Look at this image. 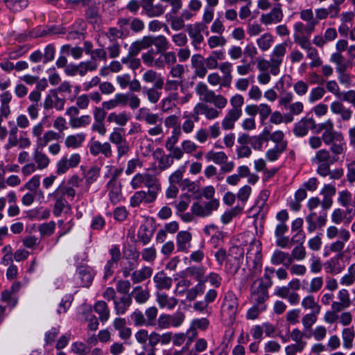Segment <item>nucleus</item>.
Masks as SVG:
<instances>
[{
  "mask_svg": "<svg viewBox=\"0 0 355 355\" xmlns=\"http://www.w3.org/2000/svg\"><path fill=\"white\" fill-rule=\"evenodd\" d=\"M230 103L231 108L227 111L221 122L222 128L225 130L234 129L235 123L242 116L244 98L242 95L236 94L231 97Z\"/></svg>",
  "mask_w": 355,
  "mask_h": 355,
  "instance_id": "1",
  "label": "nucleus"
},
{
  "mask_svg": "<svg viewBox=\"0 0 355 355\" xmlns=\"http://www.w3.org/2000/svg\"><path fill=\"white\" fill-rule=\"evenodd\" d=\"M140 117L144 120L146 125H153L155 127H150L147 132L149 136L153 137H164V127L162 125V118L158 114L153 113L148 111H144V109H140Z\"/></svg>",
  "mask_w": 355,
  "mask_h": 355,
  "instance_id": "2",
  "label": "nucleus"
},
{
  "mask_svg": "<svg viewBox=\"0 0 355 355\" xmlns=\"http://www.w3.org/2000/svg\"><path fill=\"white\" fill-rule=\"evenodd\" d=\"M132 189H137L144 185L148 189H156L161 190V184L155 175L147 172L138 173L134 175L130 181Z\"/></svg>",
  "mask_w": 355,
  "mask_h": 355,
  "instance_id": "3",
  "label": "nucleus"
},
{
  "mask_svg": "<svg viewBox=\"0 0 355 355\" xmlns=\"http://www.w3.org/2000/svg\"><path fill=\"white\" fill-rule=\"evenodd\" d=\"M248 262L253 263L254 272H260L262 266L261 244L259 241L254 239L251 243L246 255Z\"/></svg>",
  "mask_w": 355,
  "mask_h": 355,
  "instance_id": "4",
  "label": "nucleus"
},
{
  "mask_svg": "<svg viewBox=\"0 0 355 355\" xmlns=\"http://www.w3.org/2000/svg\"><path fill=\"white\" fill-rule=\"evenodd\" d=\"M237 307L238 301L236 295L232 291H228L225 295L223 304V316L227 317L229 321L232 322L235 318Z\"/></svg>",
  "mask_w": 355,
  "mask_h": 355,
  "instance_id": "5",
  "label": "nucleus"
},
{
  "mask_svg": "<svg viewBox=\"0 0 355 355\" xmlns=\"http://www.w3.org/2000/svg\"><path fill=\"white\" fill-rule=\"evenodd\" d=\"M81 157L78 153H73L62 157L56 163L55 173L58 175L66 173L70 168L77 167L80 163Z\"/></svg>",
  "mask_w": 355,
  "mask_h": 355,
  "instance_id": "6",
  "label": "nucleus"
},
{
  "mask_svg": "<svg viewBox=\"0 0 355 355\" xmlns=\"http://www.w3.org/2000/svg\"><path fill=\"white\" fill-rule=\"evenodd\" d=\"M161 190H156V189H148L147 191H137L130 198V205L133 207H136L139 206L141 203H152L156 200L157 194Z\"/></svg>",
  "mask_w": 355,
  "mask_h": 355,
  "instance_id": "7",
  "label": "nucleus"
},
{
  "mask_svg": "<svg viewBox=\"0 0 355 355\" xmlns=\"http://www.w3.org/2000/svg\"><path fill=\"white\" fill-rule=\"evenodd\" d=\"M305 221L307 223V230L309 232L312 233L318 229L324 227L327 221V214L326 211H310L306 216Z\"/></svg>",
  "mask_w": 355,
  "mask_h": 355,
  "instance_id": "8",
  "label": "nucleus"
},
{
  "mask_svg": "<svg viewBox=\"0 0 355 355\" xmlns=\"http://www.w3.org/2000/svg\"><path fill=\"white\" fill-rule=\"evenodd\" d=\"M200 115H204L208 120H213L219 116L220 112L215 107L203 103H198L193 108L192 116L196 121H198Z\"/></svg>",
  "mask_w": 355,
  "mask_h": 355,
  "instance_id": "9",
  "label": "nucleus"
},
{
  "mask_svg": "<svg viewBox=\"0 0 355 355\" xmlns=\"http://www.w3.org/2000/svg\"><path fill=\"white\" fill-rule=\"evenodd\" d=\"M206 28V25L202 22L189 24L187 26V31L189 36L192 40L191 44L196 49H198V45L204 41V37L202 33L205 31Z\"/></svg>",
  "mask_w": 355,
  "mask_h": 355,
  "instance_id": "10",
  "label": "nucleus"
},
{
  "mask_svg": "<svg viewBox=\"0 0 355 355\" xmlns=\"http://www.w3.org/2000/svg\"><path fill=\"white\" fill-rule=\"evenodd\" d=\"M283 16L281 5L278 3L271 9L270 12L262 14L260 17V21L264 25L277 24L282 20Z\"/></svg>",
  "mask_w": 355,
  "mask_h": 355,
  "instance_id": "11",
  "label": "nucleus"
},
{
  "mask_svg": "<svg viewBox=\"0 0 355 355\" xmlns=\"http://www.w3.org/2000/svg\"><path fill=\"white\" fill-rule=\"evenodd\" d=\"M343 257V254H337L335 257L326 261L324 263L326 272L333 275L340 274L345 268V265L341 261Z\"/></svg>",
  "mask_w": 355,
  "mask_h": 355,
  "instance_id": "12",
  "label": "nucleus"
},
{
  "mask_svg": "<svg viewBox=\"0 0 355 355\" xmlns=\"http://www.w3.org/2000/svg\"><path fill=\"white\" fill-rule=\"evenodd\" d=\"M107 187L110 202L113 205L118 204L122 198L121 184L115 178H112Z\"/></svg>",
  "mask_w": 355,
  "mask_h": 355,
  "instance_id": "13",
  "label": "nucleus"
},
{
  "mask_svg": "<svg viewBox=\"0 0 355 355\" xmlns=\"http://www.w3.org/2000/svg\"><path fill=\"white\" fill-rule=\"evenodd\" d=\"M268 298V289L255 284L251 286V300L254 304L265 305V301Z\"/></svg>",
  "mask_w": 355,
  "mask_h": 355,
  "instance_id": "14",
  "label": "nucleus"
},
{
  "mask_svg": "<svg viewBox=\"0 0 355 355\" xmlns=\"http://www.w3.org/2000/svg\"><path fill=\"white\" fill-rule=\"evenodd\" d=\"M132 304L131 295H124L114 301V309L116 315H125Z\"/></svg>",
  "mask_w": 355,
  "mask_h": 355,
  "instance_id": "15",
  "label": "nucleus"
},
{
  "mask_svg": "<svg viewBox=\"0 0 355 355\" xmlns=\"http://www.w3.org/2000/svg\"><path fill=\"white\" fill-rule=\"evenodd\" d=\"M156 301L161 309L168 310L173 309L178 303V300L173 296H169L164 292H157Z\"/></svg>",
  "mask_w": 355,
  "mask_h": 355,
  "instance_id": "16",
  "label": "nucleus"
},
{
  "mask_svg": "<svg viewBox=\"0 0 355 355\" xmlns=\"http://www.w3.org/2000/svg\"><path fill=\"white\" fill-rule=\"evenodd\" d=\"M192 234L188 231H180L176 236L177 250L187 252L191 247Z\"/></svg>",
  "mask_w": 355,
  "mask_h": 355,
  "instance_id": "17",
  "label": "nucleus"
},
{
  "mask_svg": "<svg viewBox=\"0 0 355 355\" xmlns=\"http://www.w3.org/2000/svg\"><path fill=\"white\" fill-rule=\"evenodd\" d=\"M330 110L334 114L340 115L343 121H349L352 116V110L346 107L340 101H334L330 105Z\"/></svg>",
  "mask_w": 355,
  "mask_h": 355,
  "instance_id": "18",
  "label": "nucleus"
},
{
  "mask_svg": "<svg viewBox=\"0 0 355 355\" xmlns=\"http://www.w3.org/2000/svg\"><path fill=\"white\" fill-rule=\"evenodd\" d=\"M154 157L158 161V168L165 171L173 164V159L169 154L166 155L162 148H157L154 153Z\"/></svg>",
  "mask_w": 355,
  "mask_h": 355,
  "instance_id": "19",
  "label": "nucleus"
},
{
  "mask_svg": "<svg viewBox=\"0 0 355 355\" xmlns=\"http://www.w3.org/2000/svg\"><path fill=\"white\" fill-rule=\"evenodd\" d=\"M191 62L195 75L199 78H204L207 73L204 58L200 54H195L192 55Z\"/></svg>",
  "mask_w": 355,
  "mask_h": 355,
  "instance_id": "20",
  "label": "nucleus"
},
{
  "mask_svg": "<svg viewBox=\"0 0 355 355\" xmlns=\"http://www.w3.org/2000/svg\"><path fill=\"white\" fill-rule=\"evenodd\" d=\"M70 200H73L76 196V191L71 187H65L62 185L59 186L49 196H53L55 201H67L64 196Z\"/></svg>",
  "mask_w": 355,
  "mask_h": 355,
  "instance_id": "21",
  "label": "nucleus"
},
{
  "mask_svg": "<svg viewBox=\"0 0 355 355\" xmlns=\"http://www.w3.org/2000/svg\"><path fill=\"white\" fill-rule=\"evenodd\" d=\"M153 282L158 291L169 290L171 288L173 279L168 277L164 271H160L155 275Z\"/></svg>",
  "mask_w": 355,
  "mask_h": 355,
  "instance_id": "22",
  "label": "nucleus"
},
{
  "mask_svg": "<svg viewBox=\"0 0 355 355\" xmlns=\"http://www.w3.org/2000/svg\"><path fill=\"white\" fill-rule=\"evenodd\" d=\"M148 48L154 45L157 49V53H162L168 49V41L164 35L156 37L146 36Z\"/></svg>",
  "mask_w": 355,
  "mask_h": 355,
  "instance_id": "23",
  "label": "nucleus"
},
{
  "mask_svg": "<svg viewBox=\"0 0 355 355\" xmlns=\"http://www.w3.org/2000/svg\"><path fill=\"white\" fill-rule=\"evenodd\" d=\"M130 119V116L126 112H113L110 113L107 117V121L108 123H114L121 127L126 125Z\"/></svg>",
  "mask_w": 355,
  "mask_h": 355,
  "instance_id": "24",
  "label": "nucleus"
},
{
  "mask_svg": "<svg viewBox=\"0 0 355 355\" xmlns=\"http://www.w3.org/2000/svg\"><path fill=\"white\" fill-rule=\"evenodd\" d=\"M315 121L311 118H304L295 125L293 132L297 137H303L307 135L309 129L313 126Z\"/></svg>",
  "mask_w": 355,
  "mask_h": 355,
  "instance_id": "25",
  "label": "nucleus"
},
{
  "mask_svg": "<svg viewBox=\"0 0 355 355\" xmlns=\"http://www.w3.org/2000/svg\"><path fill=\"white\" fill-rule=\"evenodd\" d=\"M40 148L37 146L35 149L33 157L37 169L43 170L49 166L51 161L48 155L40 150Z\"/></svg>",
  "mask_w": 355,
  "mask_h": 355,
  "instance_id": "26",
  "label": "nucleus"
},
{
  "mask_svg": "<svg viewBox=\"0 0 355 355\" xmlns=\"http://www.w3.org/2000/svg\"><path fill=\"white\" fill-rule=\"evenodd\" d=\"M270 262L273 265L283 264L284 266L288 267L292 263V259L288 253L276 250L271 256Z\"/></svg>",
  "mask_w": 355,
  "mask_h": 355,
  "instance_id": "27",
  "label": "nucleus"
},
{
  "mask_svg": "<svg viewBox=\"0 0 355 355\" xmlns=\"http://www.w3.org/2000/svg\"><path fill=\"white\" fill-rule=\"evenodd\" d=\"M344 231H341L340 237L336 241L330 244L329 249L331 252L337 254H343L342 252L345 247V243L349 241L351 238L350 234H345Z\"/></svg>",
  "mask_w": 355,
  "mask_h": 355,
  "instance_id": "28",
  "label": "nucleus"
},
{
  "mask_svg": "<svg viewBox=\"0 0 355 355\" xmlns=\"http://www.w3.org/2000/svg\"><path fill=\"white\" fill-rule=\"evenodd\" d=\"M153 269L149 266H144L139 270H134L131 274V279L134 284H139L150 278Z\"/></svg>",
  "mask_w": 355,
  "mask_h": 355,
  "instance_id": "29",
  "label": "nucleus"
},
{
  "mask_svg": "<svg viewBox=\"0 0 355 355\" xmlns=\"http://www.w3.org/2000/svg\"><path fill=\"white\" fill-rule=\"evenodd\" d=\"M94 311L98 315L102 322L107 321L110 316V310L105 301L99 300L94 305Z\"/></svg>",
  "mask_w": 355,
  "mask_h": 355,
  "instance_id": "30",
  "label": "nucleus"
},
{
  "mask_svg": "<svg viewBox=\"0 0 355 355\" xmlns=\"http://www.w3.org/2000/svg\"><path fill=\"white\" fill-rule=\"evenodd\" d=\"M142 8L145 14L149 17H159L165 12V7L161 4L157 3H143Z\"/></svg>",
  "mask_w": 355,
  "mask_h": 355,
  "instance_id": "31",
  "label": "nucleus"
},
{
  "mask_svg": "<svg viewBox=\"0 0 355 355\" xmlns=\"http://www.w3.org/2000/svg\"><path fill=\"white\" fill-rule=\"evenodd\" d=\"M225 54L223 51H214L207 58H204L207 69H215L218 67V60H223Z\"/></svg>",
  "mask_w": 355,
  "mask_h": 355,
  "instance_id": "32",
  "label": "nucleus"
},
{
  "mask_svg": "<svg viewBox=\"0 0 355 355\" xmlns=\"http://www.w3.org/2000/svg\"><path fill=\"white\" fill-rule=\"evenodd\" d=\"M130 295L134 297L138 304L146 303L150 297L149 291L147 288H143L141 286H135Z\"/></svg>",
  "mask_w": 355,
  "mask_h": 355,
  "instance_id": "33",
  "label": "nucleus"
},
{
  "mask_svg": "<svg viewBox=\"0 0 355 355\" xmlns=\"http://www.w3.org/2000/svg\"><path fill=\"white\" fill-rule=\"evenodd\" d=\"M85 139V135L83 133L71 135L65 138L64 145L68 148L76 149L82 146Z\"/></svg>",
  "mask_w": 355,
  "mask_h": 355,
  "instance_id": "34",
  "label": "nucleus"
},
{
  "mask_svg": "<svg viewBox=\"0 0 355 355\" xmlns=\"http://www.w3.org/2000/svg\"><path fill=\"white\" fill-rule=\"evenodd\" d=\"M293 28L295 31L294 34H297L298 35H304V34L311 35L315 31V22L305 25L301 21H297L294 24Z\"/></svg>",
  "mask_w": 355,
  "mask_h": 355,
  "instance_id": "35",
  "label": "nucleus"
},
{
  "mask_svg": "<svg viewBox=\"0 0 355 355\" xmlns=\"http://www.w3.org/2000/svg\"><path fill=\"white\" fill-rule=\"evenodd\" d=\"M301 305L304 309L311 310V312L320 313L321 311V306L311 295L304 297L302 300Z\"/></svg>",
  "mask_w": 355,
  "mask_h": 355,
  "instance_id": "36",
  "label": "nucleus"
},
{
  "mask_svg": "<svg viewBox=\"0 0 355 355\" xmlns=\"http://www.w3.org/2000/svg\"><path fill=\"white\" fill-rule=\"evenodd\" d=\"M343 346L345 349H351L355 338V331L353 327H346L341 332Z\"/></svg>",
  "mask_w": 355,
  "mask_h": 355,
  "instance_id": "37",
  "label": "nucleus"
},
{
  "mask_svg": "<svg viewBox=\"0 0 355 355\" xmlns=\"http://www.w3.org/2000/svg\"><path fill=\"white\" fill-rule=\"evenodd\" d=\"M79 278L83 286L89 287L93 280V274L89 268L80 266L78 269Z\"/></svg>",
  "mask_w": 355,
  "mask_h": 355,
  "instance_id": "38",
  "label": "nucleus"
},
{
  "mask_svg": "<svg viewBox=\"0 0 355 355\" xmlns=\"http://www.w3.org/2000/svg\"><path fill=\"white\" fill-rule=\"evenodd\" d=\"M60 138V134L54 130H50L44 132L41 138L37 139V146L41 148L45 147L49 142L58 140Z\"/></svg>",
  "mask_w": 355,
  "mask_h": 355,
  "instance_id": "39",
  "label": "nucleus"
},
{
  "mask_svg": "<svg viewBox=\"0 0 355 355\" xmlns=\"http://www.w3.org/2000/svg\"><path fill=\"white\" fill-rule=\"evenodd\" d=\"M274 272L275 269L273 268L266 267L264 270L263 277L254 281L253 284L268 289L272 284L271 275L274 273Z\"/></svg>",
  "mask_w": 355,
  "mask_h": 355,
  "instance_id": "40",
  "label": "nucleus"
},
{
  "mask_svg": "<svg viewBox=\"0 0 355 355\" xmlns=\"http://www.w3.org/2000/svg\"><path fill=\"white\" fill-rule=\"evenodd\" d=\"M312 164L333 163L331 156L328 150L321 149L315 153L311 159Z\"/></svg>",
  "mask_w": 355,
  "mask_h": 355,
  "instance_id": "41",
  "label": "nucleus"
},
{
  "mask_svg": "<svg viewBox=\"0 0 355 355\" xmlns=\"http://www.w3.org/2000/svg\"><path fill=\"white\" fill-rule=\"evenodd\" d=\"M306 58L310 59L311 62L309 64L310 67L314 68L322 65V60H321L318 50L312 46L306 51Z\"/></svg>",
  "mask_w": 355,
  "mask_h": 355,
  "instance_id": "42",
  "label": "nucleus"
},
{
  "mask_svg": "<svg viewBox=\"0 0 355 355\" xmlns=\"http://www.w3.org/2000/svg\"><path fill=\"white\" fill-rule=\"evenodd\" d=\"M205 158L208 162H214L216 164H222L227 160V156L224 152H214L210 150L205 154Z\"/></svg>",
  "mask_w": 355,
  "mask_h": 355,
  "instance_id": "43",
  "label": "nucleus"
},
{
  "mask_svg": "<svg viewBox=\"0 0 355 355\" xmlns=\"http://www.w3.org/2000/svg\"><path fill=\"white\" fill-rule=\"evenodd\" d=\"M92 121L89 115L71 117L69 120V125L72 128H80L88 125Z\"/></svg>",
  "mask_w": 355,
  "mask_h": 355,
  "instance_id": "44",
  "label": "nucleus"
},
{
  "mask_svg": "<svg viewBox=\"0 0 355 355\" xmlns=\"http://www.w3.org/2000/svg\"><path fill=\"white\" fill-rule=\"evenodd\" d=\"M273 41L272 35L269 33H266L257 39V44L261 51H266L271 47Z\"/></svg>",
  "mask_w": 355,
  "mask_h": 355,
  "instance_id": "45",
  "label": "nucleus"
},
{
  "mask_svg": "<svg viewBox=\"0 0 355 355\" xmlns=\"http://www.w3.org/2000/svg\"><path fill=\"white\" fill-rule=\"evenodd\" d=\"M355 282V263L351 264L348 269L347 273L344 275L340 280V283L343 286H350Z\"/></svg>",
  "mask_w": 355,
  "mask_h": 355,
  "instance_id": "46",
  "label": "nucleus"
},
{
  "mask_svg": "<svg viewBox=\"0 0 355 355\" xmlns=\"http://www.w3.org/2000/svg\"><path fill=\"white\" fill-rule=\"evenodd\" d=\"M148 48V42L146 40V36L139 40H137L136 42L131 44L129 48V54L130 55H133L134 57L137 55L142 49H146Z\"/></svg>",
  "mask_w": 355,
  "mask_h": 355,
  "instance_id": "47",
  "label": "nucleus"
},
{
  "mask_svg": "<svg viewBox=\"0 0 355 355\" xmlns=\"http://www.w3.org/2000/svg\"><path fill=\"white\" fill-rule=\"evenodd\" d=\"M321 139L326 145H330L336 140H343V136L341 133L336 132L334 130L331 131H324L322 134Z\"/></svg>",
  "mask_w": 355,
  "mask_h": 355,
  "instance_id": "48",
  "label": "nucleus"
},
{
  "mask_svg": "<svg viewBox=\"0 0 355 355\" xmlns=\"http://www.w3.org/2000/svg\"><path fill=\"white\" fill-rule=\"evenodd\" d=\"M196 94L200 96L202 101L207 102L214 91L209 90L207 85L202 82L198 83L195 88Z\"/></svg>",
  "mask_w": 355,
  "mask_h": 355,
  "instance_id": "49",
  "label": "nucleus"
},
{
  "mask_svg": "<svg viewBox=\"0 0 355 355\" xmlns=\"http://www.w3.org/2000/svg\"><path fill=\"white\" fill-rule=\"evenodd\" d=\"M320 313L310 312L309 313L305 314L302 318V324L304 329L309 330L312 326L317 322L318 316Z\"/></svg>",
  "mask_w": 355,
  "mask_h": 355,
  "instance_id": "50",
  "label": "nucleus"
},
{
  "mask_svg": "<svg viewBox=\"0 0 355 355\" xmlns=\"http://www.w3.org/2000/svg\"><path fill=\"white\" fill-rule=\"evenodd\" d=\"M286 144L281 143L276 144L275 148L268 150L266 152V157L270 161H275L277 159L279 155L286 150Z\"/></svg>",
  "mask_w": 355,
  "mask_h": 355,
  "instance_id": "51",
  "label": "nucleus"
},
{
  "mask_svg": "<svg viewBox=\"0 0 355 355\" xmlns=\"http://www.w3.org/2000/svg\"><path fill=\"white\" fill-rule=\"evenodd\" d=\"M177 93H171L169 95L163 98L160 102V108L163 112H167L171 110L175 105L173 101H175L178 98Z\"/></svg>",
  "mask_w": 355,
  "mask_h": 355,
  "instance_id": "52",
  "label": "nucleus"
},
{
  "mask_svg": "<svg viewBox=\"0 0 355 355\" xmlns=\"http://www.w3.org/2000/svg\"><path fill=\"white\" fill-rule=\"evenodd\" d=\"M205 291V285L200 282L194 287L187 290L186 298L189 301L194 300L198 295H201Z\"/></svg>",
  "mask_w": 355,
  "mask_h": 355,
  "instance_id": "53",
  "label": "nucleus"
},
{
  "mask_svg": "<svg viewBox=\"0 0 355 355\" xmlns=\"http://www.w3.org/2000/svg\"><path fill=\"white\" fill-rule=\"evenodd\" d=\"M98 68V64L94 60H87L79 63V75L84 76L88 71H94Z\"/></svg>",
  "mask_w": 355,
  "mask_h": 355,
  "instance_id": "54",
  "label": "nucleus"
},
{
  "mask_svg": "<svg viewBox=\"0 0 355 355\" xmlns=\"http://www.w3.org/2000/svg\"><path fill=\"white\" fill-rule=\"evenodd\" d=\"M55 223L53 220L40 225L38 227V230L40 236L42 237L51 236L55 232Z\"/></svg>",
  "mask_w": 355,
  "mask_h": 355,
  "instance_id": "55",
  "label": "nucleus"
},
{
  "mask_svg": "<svg viewBox=\"0 0 355 355\" xmlns=\"http://www.w3.org/2000/svg\"><path fill=\"white\" fill-rule=\"evenodd\" d=\"M323 286V278L322 277H315L311 279L309 286H303V289L309 293H317Z\"/></svg>",
  "mask_w": 355,
  "mask_h": 355,
  "instance_id": "56",
  "label": "nucleus"
},
{
  "mask_svg": "<svg viewBox=\"0 0 355 355\" xmlns=\"http://www.w3.org/2000/svg\"><path fill=\"white\" fill-rule=\"evenodd\" d=\"M153 236V232L149 230L146 225H141L138 231L137 237L143 245L148 244Z\"/></svg>",
  "mask_w": 355,
  "mask_h": 355,
  "instance_id": "57",
  "label": "nucleus"
},
{
  "mask_svg": "<svg viewBox=\"0 0 355 355\" xmlns=\"http://www.w3.org/2000/svg\"><path fill=\"white\" fill-rule=\"evenodd\" d=\"M207 103H213L216 108L221 110L226 107L227 100L223 95H216L214 92Z\"/></svg>",
  "mask_w": 355,
  "mask_h": 355,
  "instance_id": "58",
  "label": "nucleus"
},
{
  "mask_svg": "<svg viewBox=\"0 0 355 355\" xmlns=\"http://www.w3.org/2000/svg\"><path fill=\"white\" fill-rule=\"evenodd\" d=\"M124 130L121 128H114L109 136V141L112 144L116 145L125 140V137L123 134Z\"/></svg>",
  "mask_w": 355,
  "mask_h": 355,
  "instance_id": "59",
  "label": "nucleus"
},
{
  "mask_svg": "<svg viewBox=\"0 0 355 355\" xmlns=\"http://www.w3.org/2000/svg\"><path fill=\"white\" fill-rule=\"evenodd\" d=\"M331 221L339 225L342 223L345 224H349L350 222H347V217L345 216L344 210L340 208L335 209L331 216Z\"/></svg>",
  "mask_w": 355,
  "mask_h": 355,
  "instance_id": "60",
  "label": "nucleus"
},
{
  "mask_svg": "<svg viewBox=\"0 0 355 355\" xmlns=\"http://www.w3.org/2000/svg\"><path fill=\"white\" fill-rule=\"evenodd\" d=\"M306 256V252L305 248L301 243L300 245L295 246L290 254V258L292 259V263L294 260L302 261L305 259Z\"/></svg>",
  "mask_w": 355,
  "mask_h": 355,
  "instance_id": "61",
  "label": "nucleus"
},
{
  "mask_svg": "<svg viewBox=\"0 0 355 355\" xmlns=\"http://www.w3.org/2000/svg\"><path fill=\"white\" fill-rule=\"evenodd\" d=\"M6 6L14 12H18L28 6L27 0H4Z\"/></svg>",
  "mask_w": 355,
  "mask_h": 355,
  "instance_id": "62",
  "label": "nucleus"
},
{
  "mask_svg": "<svg viewBox=\"0 0 355 355\" xmlns=\"http://www.w3.org/2000/svg\"><path fill=\"white\" fill-rule=\"evenodd\" d=\"M243 209V207L239 206H236L230 210L225 211L221 216V221L223 224H228L232 220L234 217H236L239 215Z\"/></svg>",
  "mask_w": 355,
  "mask_h": 355,
  "instance_id": "63",
  "label": "nucleus"
},
{
  "mask_svg": "<svg viewBox=\"0 0 355 355\" xmlns=\"http://www.w3.org/2000/svg\"><path fill=\"white\" fill-rule=\"evenodd\" d=\"M143 94L147 96L148 101L153 104L157 103L161 97V92L153 87H144Z\"/></svg>",
  "mask_w": 355,
  "mask_h": 355,
  "instance_id": "64",
  "label": "nucleus"
}]
</instances>
